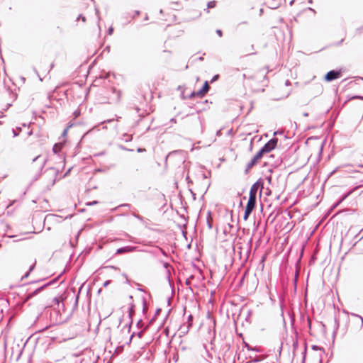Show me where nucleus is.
Wrapping results in <instances>:
<instances>
[{"mask_svg":"<svg viewBox=\"0 0 363 363\" xmlns=\"http://www.w3.org/2000/svg\"><path fill=\"white\" fill-rule=\"evenodd\" d=\"M68 128H65V129L64 130V131H63V133H62V135H64V136H65V135H67V130H68Z\"/></svg>","mask_w":363,"mask_h":363,"instance_id":"a211bd4d","label":"nucleus"},{"mask_svg":"<svg viewBox=\"0 0 363 363\" xmlns=\"http://www.w3.org/2000/svg\"><path fill=\"white\" fill-rule=\"evenodd\" d=\"M113 93L116 94V99H115V101L116 102H118L120 101L121 96V91H116L115 89H113Z\"/></svg>","mask_w":363,"mask_h":363,"instance_id":"1a4fd4ad","label":"nucleus"},{"mask_svg":"<svg viewBox=\"0 0 363 363\" xmlns=\"http://www.w3.org/2000/svg\"><path fill=\"white\" fill-rule=\"evenodd\" d=\"M218 75L214 76L212 81H215L216 79H218Z\"/></svg>","mask_w":363,"mask_h":363,"instance_id":"4be33fe9","label":"nucleus"},{"mask_svg":"<svg viewBox=\"0 0 363 363\" xmlns=\"http://www.w3.org/2000/svg\"><path fill=\"white\" fill-rule=\"evenodd\" d=\"M191 319H192V316H191V315H189V320H191Z\"/></svg>","mask_w":363,"mask_h":363,"instance_id":"bb28decb","label":"nucleus"},{"mask_svg":"<svg viewBox=\"0 0 363 363\" xmlns=\"http://www.w3.org/2000/svg\"><path fill=\"white\" fill-rule=\"evenodd\" d=\"M308 10L312 11H313V12H315L314 9H313L312 8H308Z\"/></svg>","mask_w":363,"mask_h":363,"instance_id":"a878e982","label":"nucleus"},{"mask_svg":"<svg viewBox=\"0 0 363 363\" xmlns=\"http://www.w3.org/2000/svg\"><path fill=\"white\" fill-rule=\"evenodd\" d=\"M277 139L272 138L269 141H268L261 149L264 153L269 152L272 150H274L277 145Z\"/></svg>","mask_w":363,"mask_h":363,"instance_id":"7ed1b4c3","label":"nucleus"},{"mask_svg":"<svg viewBox=\"0 0 363 363\" xmlns=\"http://www.w3.org/2000/svg\"><path fill=\"white\" fill-rule=\"evenodd\" d=\"M57 148H58L57 145H55L53 147V151H54L55 152H57L58 151V149H57Z\"/></svg>","mask_w":363,"mask_h":363,"instance_id":"f3484780","label":"nucleus"},{"mask_svg":"<svg viewBox=\"0 0 363 363\" xmlns=\"http://www.w3.org/2000/svg\"><path fill=\"white\" fill-rule=\"evenodd\" d=\"M97 203H98V201H94L93 202L89 203L88 205H94V204H96Z\"/></svg>","mask_w":363,"mask_h":363,"instance_id":"412c9836","label":"nucleus"},{"mask_svg":"<svg viewBox=\"0 0 363 363\" xmlns=\"http://www.w3.org/2000/svg\"><path fill=\"white\" fill-rule=\"evenodd\" d=\"M110 282H111V281H109V280H108V281H105V282H104V286H107L110 284Z\"/></svg>","mask_w":363,"mask_h":363,"instance_id":"6ab92c4d","label":"nucleus"},{"mask_svg":"<svg viewBox=\"0 0 363 363\" xmlns=\"http://www.w3.org/2000/svg\"><path fill=\"white\" fill-rule=\"evenodd\" d=\"M255 203H256V197L254 196L249 195V200L247 203V206H246V208L245 210L244 216H243V218L245 220H247L248 219L250 215L251 214L252 211H253V209L255 206Z\"/></svg>","mask_w":363,"mask_h":363,"instance_id":"f257e3e1","label":"nucleus"},{"mask_svg":"<svg viewBox=\"0 0 363 363\" xmlns=\"http://www.w3.org/2000/svg\"><path fill=\"white\" fill-rule=\"evenodd\" d=\"M137 249L136 247L134 246H125L123 247L118 248L116 250V254H123V253H130L135 251Z\"/></svg>","mask_w":363,"mask_h":363,"instance_id":"423d86ee","label":"nucleus"},{"mask_svg":"<svg viewBox=\"0 0 363 363\" xmlns=\"http://www.w3.org/2000/svg\"><path fill=\"white\" fill-rule=\"evenodd\" d=\"M62 301V298L61 297H55L53 299V301L57 303V304H59L60 302Z\"/></svg>","mask_w":363,"mask_h":363,"instance_id":"2eb2a0df","label":"nucleus"},{"mask_svg":"<svg viewBox=\"0 0 363 363\" xmlns=\"http://www.w3.org/2000/svg\"><path fill=\"white\" fill-rule=\"evenodd\" d=\"M80 18H81V20H82L84 22L86 21L85 17L80 16Z\"/></svg>","mask_w":363,"mask_h":363,"instance_id":"b1692460","label":"nucleus"},{"mask_svg":"<svg viewBox=\"0 0 363 363\" xmlns=\"http://www.w3.org/2000/svg\"><path fill=\"white\" fill-rule=\"evenodd\" d=\"M46 163V159L41 155H38L33 159V164H35V169L40 173Z\"/></svg>","mask_w":363,"mask_h":363,"instance_id":"f03ea898","label":"nucleus"},{"mask_svg":"<svg viewBox=\"0 0 363 363\" xmlns=\"http://www.w3.org/2000/svg\"><path fill=\"white\" fill-rule=\"evenodd\" d=\"M216 33H217L220 37H222V35H223V33H222V30H221L218 29V30H216Z\"/></svg>","mask_w":363,"mask_h":363,"instance_id":"dca6fc26","label":"nucleus"},{"mask_svg":"<svg viewBox=\"0 0 363 363\" xmlns=\"http://www.w3.org/2000/svg\"><path fill=\"white\" fill-rule=\"evenodd\" d=\"M43 288V287H41V288H39V289H36V290H35V291H33L32 294H30L28 295V297L30 298V297L33 296V295H35V294H38V292H39V291H40Z\"/></svg>","mask_w":363,"mask_h":363,"instance_id":"4468645a","label":"nucleus"},{"mask_svg":"<svg viewBox=\"0 0 363 363\" xmlns=\"http://www.w3.org/2000/svg\"><path fill=\"white\" fill-rule=\"evenodd\" d=\"M21 131V128H16V129H13L12 132L14 137H16L19 135L20 132Z\"/></svg>","mask_w":363,"mask_h":363,"instance_id":"f8f14e48","label":"nucleus"},{"mask_svg":"<svg viewBox=\"0 0 363 363\" xmlns=\"http://www.w3.org/2000/svg\"><path fill=\"white\" fill-rule=\"evenodd\" d=\"M264 154V152L262 151V150L261 149L254 157L257 160H259L263 155Z\"/></svg>","mask_w":363,"mask_h":363,"instance_id":"9d476101","label":"nucleus"},{"mask_svg":"<svg viewBox=\"0 0 363 363\" xmlns=\"http://www.w3.org/2000/svg\"><path fill=\"white\" fill-rule=\"evenodd\" d=\"M74 114L76 116H77L79 115V113L74 112Z\"/></svg>","mask_w":363,"mask_h":363,"instance_id":"c85d7f7f","label":"nucleus"},{"mask_svg":"<svg viewBox=\"0 0 363 363\" xmlns=\"http://www.w3.org/2000/svg\"><path fill=\"white\" fill-rule=\"evenodd\" d=\"M341 76V72L340 71L331 70L328 72L325 76V79L327 82H331L334 79L340 78Z\"/></svg>","mask_w":363,"mask_h":363,"instance_id":"20e7f679","label":"nucleus"},{"mask_svg":"<svg viewBox=\"0 0 363 363\" xmlns=\"http://www.w3.org/2000/svg\"><path fill=\"white\" fill-rule=\"evenodd\" d=\"M113 28H110L108 29V33H109L110 35H111V34H112V33H113Z\"/></svg>","mask_w":363,"mask_h":363,"instance_id":"aec40b11","label":"nucleus"},{"mask_svg":"<svg viewBox=\"0 0 363 363\" xmlns=\"http://www.w3.org/2000/svg\"><path fill=\"white\" fill-rule=\"evenodd\" d=\"M216 4L215 1H209L207 4L208 9L214 8L216 6Z\"/></svg>","mask_w":363,"mask_h":363,"instance_id":"ddd939ff","label":"nucleus"},{"mask_svg":"<svg viewBox=\"0 0 363 363\" xmlns=\"http://www.w3.org/2000/svg\"><path fill=\"white\" fill-rule=\"evenodd\" d=\"M308 2L309 4H312V3H313V1H312V0H308Z\"/></svg>","mask_w":363,"mask_h":363,"instance_id":"cd10ccee","label":"nucleus"},{"mask_svg":"<svg viewBox=\"0 0 363 363\" xmlns=\"http://www.w3.org/2000/svg\"><path fill=\"white\" fill-rule=\"evenodd\" d=\"M245 347L247 348V350H251V348L248 344H245Z\"/></svg>","mask_w":363,"mask_h":363,"instance_id":"5701e85b","label":"nucleus"},{"mask_svg":"<svg viewBox=\"0 0 363 363\" xmlns=\"http://www.w3.org/2000/svg\"><path fill=\"white\" fill-rule=\"evenodd\" d=\"M28 135H32V131L30 130V131L28 132Z\"/></svg>","mask_w":363,"mask_h":363,"instance_id":"393cba45","label":"nucleus"},{"mask_svg":"<svg viewBox=\"0 0 363 363\" xmlns=\"http://www.w3.org/2000/svg\"><path fill=\"white\" fill-rule=\"evenodd\" d=\"M259 162V160H257L255 157H253L252 158V160H250V162L247 164V170L251 169L254 165H255L257 162Z\"/></svg>","mask_w":363,"mask_h":363,"instance_id":"6e6552de","label":"nucleus"},{"mask_svg":"<svg viewBox=\"0 0 363 363\" xmlns=\"http://www.w3.org/2000/svg\"><path fill=\"white\" fill-rule=\"evenodd\" d=\"M35 263H36V262L35 261V262L33 263V264L30 267V268H29V271H28V272H27V273L23 276V278H26V277H28L29 273H30L31 271H33V269H34V267H35Z\"/></svg>","mask_w":363,"mask_h":363,"instance_id":"9b49d317","label":"nucleus"},{"mask_svg":"<svg viewBox=\"0 0 363 363\" xmlns=\"http://www.w3.org/2000/svg\"><path fill=\"white\" fill-rule=\"evenodd\" d=\"M209 89L208 82L204 83L203 86L197 92L192 93V96H203Z\"/></svg>","mask_w":363,"mask_h":363,"instance_id":"0eeeda50","label":"nucleus"},{"mask_svg":"<svg viewBox=\"0 0 363 363\" xmlns=\"http://www.w3.org/2000/svg\"><path fill=\"white\" fill-rule=\"evenodd\" d=\"M259 188H262V182L257 181L252 185L250 190V196H254L256 197L257 191Z\"/></svg>","mask_w":363,"mask_h":363,"instance_id":"39448f33","label":"nucleus"}]
</instances>
